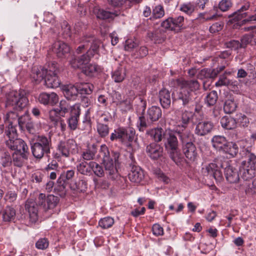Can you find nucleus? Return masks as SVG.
<instances>
[{"label": "nucleus", "instance_id": "1", "mask_svg": "<svg viewBox=\"0 0 256 256\" xmlns=\"http://www.w3.org/2000/svg\"><path fill=\"white\" fill-rule=\"evenodd\" d=\"M220 168L224 169L226 179L230 183H236L238 181L240 177L237 170L230 165L228 161L222 162L218 159L209 164V178L214 179L216 182H220L222 176Z\"/></svg>", "mask_w": 256, "mask_h": 256}, {"label": "nucleus", "instance_id": "2", "mask_svg": "<svg viewBox=\"0 0 256 256\" xmlns=\"http://www.w3.org/2000/svg\"><path fill=\"white\" fill-rule=\"evenodd\" d=\"M52 147V139L50 136L38 135L36 142L31 145V150L34 156L41 159L44 154H50Z\"/></svg>", "mask_w": 256, "mask_h": 256}, {"label": "nucleus", "instance_id": "3", "mask_svg": "<svg viewBox=\"0 0 256 256\" xmlns=\"http://www.w3.org/2000/svg\"><path fill=\"white\" fill-rule=\"evenodd\" d=\"M178 136L182 144L183 152L186 158L190 161H194L197 158L196 148L192 143L193 134L188 130L184 132H178Z\"/></svg>", "mask_w": 256, "mask_h": 256}, {"label": "nucleus", "instance_id": "4", "mask_svg": "<svg viewBox=\"0 0 256 256\" xmlns=\"http://www.w3.org/2000/svg\"><path fill=\"white\" fill-rule=\"evenodd\" d=\"M28 103V98L26 96L24 91H12L7 97L6 106L12 107L16 111H21L24 109Z\"/></svg>", "mask_w": 256, "mask_h": 256}, {"label": "nucleus", "instance_id": "5", "mask_svg": "<svg viewBox=\"0 0 256 256\" xmlns=\"http://www.w3.org/2000/svg\"><path fill=\"white\" fill-rule=\"evenodd\" d=\"M58 150L65 157L76 154L78 150L77 144L73 139L60 142L58 145Z\"/></svg>", "mask_w": 256, "mask_h": 256}, {"label": "nucleus", "instance_id": "6", "mask_svg": "<svg viewBox=\"0 0 256 256\" xmlns=\"http://www.w3.org/2000/svg\"><path fill=\"white\" fill-rule=\"evenodd\" d=\"M129 158L130 160L129 164L131 167V170L128 174V178L132 182L138 184L144 178V172L139 166L135 165L136 162L132 154H130Z\"/></svg>", "mask_w": 256, "mask_h": 256}, {"label": "nucleus", "instance_id": "7", "mask_svg": "<svg viewBox=\"0 0 256 256\" xmlns=\"http://www.w3.org/2000/svg\"><path fill=\"white\" fill-rule=\"evenodd\" d=\"M184 18L182 16L173 18H168L161 24V26L168 30L179 32L183 26Z\"/></svg>", "mask_w": 256, "mask_h": 256}, {"label": "nucleus", "instance_id": "8", "mask_svg": "<svg viewBox=\"0 0 256 256\" xmlns=\"http://www.w3.org/2000/svg\"><path fill=\"white\" fill-rule=\"evenodd\" d=\"M165 138L166 139V148L168 149H170L172 152L170 153V156L174 162L177 161V156L178 152L177 151L178 146V141L176 136L172 132L166 134V136H164Z\"/></svg>", "mask_w": 256, "mask_h": 256}, {"label": "nucleus", "instance_id": "9", "mask_svg": "<svg viewBox=\"0 0 256 256\" xmlns=\"http://www.w3.org/2000/svg\"><path fill=\"white\" fill-rule=\"evenodd\" d=\"M6 146L11 150H14V153L28 154V146L26 143L20 138L15 140H8L6 141Z\"/></svg>", "mask_w": 256, "mask_h": 256}, {"label": "nucleus", "instance_id": "10", "mask_svg": "<svg viewBox=\"0 0 256 256\" xmlns=\"http://www.w3.org/2000/svg\"><path fill=\"white\" fill-rule=\"evenodd\" d=\"M80 113L79 104H75L71 108L70 116L68 119L69 128L72 130L76 129Z\"/></svg>", "mask_w": 256, "mask_h": 256}, {"label": "nucleus", "instance_id": "11", "mask_svg": "<svg viewBox=\"0 0 256 256\" xmlns=\"http://www.w3.org/2000/svg\"><path fill=\"white\" fill-rule=\"evenodd\" d=\"M47 74L48 70L46 69L41 66H34L32 68L30 78L36 84H39L44 79H46Z\"/></svg>", "mask_w": 256, "mask_h": 256}, {"label": "nucleus", "instance_id": "12", "mask_svg": "<svg viewBox=\"0 0 256 256\" xmlns=\"http://www.w3.org/2000/svg\"><path fill=\"white\" fill-rule=\"evenodd\" d=\"M146 152L153 160H157L162 156L163 148L156 142H152L146 146Z\"/></svg>", "mask_w": 256, "mask_h": 256}, {"label": "nucleus", "instance_id": "13", "mask_svg": "<svg viewBox=\"0 0 256 256\" xmlns=\"http://www.w3.org/2000/svg\"><path fill=\"white\" fill-rule=\"evenodd\" d=\"M38 101L44 105L54 106L58 102V96L54 92L41 93L38 96Z\"/></svg>", "mask_w": 256, "mask_h": 256}, {"label": "nucleus", "instance_id": "14", "mask_svg": "<svg viewBox=\"0 0 256 256\" xmlns=\"http://www.w3.org/2000/svg\"><path fill=\"white\" fill-rule=\"evenodd\" d=\"M26 209L29 213L30 218L32 222H36L38 220V204L32 200H28L25 205Z\"/></svg>", "mask_w": 256, "mask_h": 256}, {"label": "nucleus", "instance_id": "15", "mask_svg": "<svg viewBox=\"0 0 256 256\" xmlns=\"http://www.w3.org/2000/svg\"><path fill=\"white\" fill-rule=\"evenodd\" d=\"M77 84H68L62 86V90L64 96L68 100H75L78 92Z\"/></svg>", "mask_w": 256, "mask_h": 256}, {"label": "nucleus", "instance_id": "16", "mask_svg": "<svg viewBox=\"0 0 256 256\" xmlns=\"http://www.w3.org/2000/svg\"><path fill=\"white\" fill-rule=\"evenodd\" d=\"M54 50L60 58H65L70 52L69 46L62 42H58L54 44Z\"/></svg>", "mask_w": 256, "mask_h": 256}, {"label": "nucleus", "instance_id": "17", "mask_svg": "<svg viewBox=\"0 0 256 256\" xmlns=\"http://www.w3.org/2000/svg\"><path fill=\"white\" fill-rule=\"evenodd\" d=\"M176 82L180 88L188 90L189 89L190 91L196 90L199 88V84L196 80H186L184 79H178L176 80Z\"/></svg>", "mask_w": 256, "mask_h": 256}, {"label": "nucleus", "instance_id": "18", "mask_svg": "<svg viewBox=\"0 0 256 256\" xmlns=\"http://www.w3.org/2000/svg\"><path fill=\"white\" fill-rule=\"evenodd\" d=\"M192 114L188 111H185L181 114L180 118L177 120L180 124H178L176 130V132L178 134V132L180 130V132H184V129H185L186 125L189 122Z\"/></svg>", "mask_w": 256, "mask_h": 256}, {"label": "nucleus", "instance_id": "19", "mask_svg": "<svg viewBox=\"0 0 256 256\" xmlns=\"http://www.w3.org/2000/svg\"><path fill=\"white\" fill-rule=\"evenodd\" d=\"M250 168L256 169V156L252 154L248 153L246 159L241 162L239 170L250 169Z\"/></svg>", "mask_w": 256, "mask_h": 256}, {"label": "nucleus", "instance_id": "20", "mask_svg": "<svg viewBox=\"0 0 256 256\" xmlns=\"http://www.w3.org/2000/svg\"><path fill=\"white\" fill-rule=\"evenodd\" d=\"M146 134L156 142H160L164 136H166V133L164 134L163 129L161 128H156L148 130Z\"/></svg>", "mask_w": 256, "mask_h": 256}, {"label": "nucleus", "instance_id": "21", "mask_svg": "<svg viewBox=\"0 0 256 256\" xmlns=\"http://www.w3.org/2000/svg\"><path fill=\"white\" fill-rule=\"evenodd\" d=\"M90 59L88 54H84L80 56H74L70 62L71 66L74 68H80L84 64L88 63Z\"/></svg>", "mask_w": 256, "mask_h": 256}, {"label": "nucleus", "instance_id": "22", "mask_svg": "<svg viewBox=\"0 0 256 256\" xmlns=\"http://www.w3.org/2000/svg\"><path fill=\"white\" fill-rule=\"evenodd\" d=\"M159 100L163 108H168L171 103V99L170 92L164 88L159 92Z\"/></svg>", "mask_w": 256, "mask_h": 256}, {"label": "nucleus", "instance_id": "23", "mask_svg": "<svg viewBox=\"0 0 256 256\" xmlns=\"http://www.w3.org/2000/svg\"><path fill=\"white\" fill-rule=\"evenodd\" d=\"M94 12L97 18L102 20L113 18L120 14L118 12H111L98 8H95Z\"/></svg>", "mask_w": 256, "mask_h": 256}, {"label": "nucleus", "instance_id": "24", "mask_svg": "<svg viewBox=\"0 0 256 256\" xmlns=\"http://www.w3.org/2000/svg\"><path fill=\"white\" fill-rule=\"evenodd\" d=\"M86 42L87 43L88 46H89V43L91 44L90 47L86 53V54H88L90 58L98 52L99 48L100 42L97 40H94L93 37L88 36L86 37Z\"/></svg>", "mask_w": 256, "mask_h": 256}, {"label": "nucleus", "instance_id": "25", "mask_svg": "<svg viewBox=\"0 0 256 256\" xmlns=\"http://www.w3.org/2000/svg\"><path fill=\"white\" fill-rule=\"evenodd\" d=\"M216 86H230L232 88L236 89L238 88V82L229 80L225 74H223L220 76L218 82L216 83Z\"/></svg>", "mask_w": 256, "mask_h": 256}, {"label": "nucleus", "instance_id": "26", "mask_svg": "<svg viewBox=\"0 0 256 256\" xmlns=\"http://www.w3.org/2000/svg\"><path fill=\"white\" fill-rule=\"evenodd\" d=\"M148 36L155 43H162L166 38L164 32L162 30H156L154 32H148Z\"/></svg>", "mask_w": 256, "mask_h": 256}, {"label": "nucleus", "instance_id": "27", "mask_svg": "<svg viewBox=\"0 0 256 256\" xmlns=\"http://www.w3.org/2000/svg\"><path fill=\"white\" fill-rule=\"evenodd\" d=\"M98 148L96 145L90 146L82 154V157L84 161L91 160L94 159L97 152Z\"/></svg>", "mask_w": 256, "mask_h": 256}, {"label": "nucleus", "instance_id": "28", "mask_svg": "<svg viewBox=\"0 0 256 256\" xmlns=\"http://www.w3.org/2000/svg\"><path fill=\"white\" fill-rule=\"evenodd\" d=\"M148 118L152 122L157 121L162 116V110L160 108L152 106L147 111Z\"/></svg>", "mask_w": 256, "mask_h": 256}, {"label": "nucleus", "instance_id": "29", "mask_svg": "<svg viewBox=\"0 0 256 256\" xmlns=\"http://www.w3.org/2000/svg\"><path fill=\"white\" fill-rule=\"evenodd\" d=\"M92 162H87L86 161H80L76 168L78 172L81 174L86 176L92 174Z\"/></svg>", "mask_w": 256, "mask_h": 256}, {"label": "nucleus", "instance_id": "30", "mask_svg": "<svg viewBox=\"0 0 256 256\" xmlns=\"http://www.w3.org/2000/svg\"><path fill=\"white\" fill-rule=\"evenodd\" d=\"M28 154L23 153H13L12 162L15 166L21 167L23 166L26 160H28Z\"/></svg>", "mask_w": 256, "mask_h": 256}, {"label": "nucleus", "instance_id": "31", "mask_svg": "<svg viewBox=\"0 0 256 256\" xmlns=\"http://www.w3.org/2000/svg\"><path fill=\"white\" fill-rule=\"evenodd\" d=\"M44 83L45 85L48 88H58L60 84L57 75H53L50 73L47 74Z\"/></svg>", "mask_w": 256, "mask_h": 256}, {"label": "nucleus", "instance_id": "32", "mask_svg": "<svg viewBox=\"0 0 256 256\" xmlns=\"http://www.w3.org/2000/svg\"><path fill=\"white\" fill-rule=\"evenodd\" d=\"M240 44L242 48H246L248 44L256 45V38L254 34L250 33L244 35L240 38Z\"/></svg>", "mask_w": 256, "mask_h": 256}, {"label": "nucleus", "instance_id": "33", "mask_svg": "<svg viewBox=\"0 0 256 256\" xmlns=\"http://www.w3.org/2000/svg\"><path fill=\"white\" fill-rule=\"evenodd\" d=\"M105 168L106 173L108 174L110 178H114L117 174V170L114 164L112 158L109 160L103 162Z\"/></svg>", "mask_w": 256, "mask_h": 256}, {"label": "nucleus", "instance_id": "34", "mask_svg": "<svg viewBox=\"0 0 256 256\" xmlns=\"http://www.w3.org/2000/svg\"><path fill=\"white\" fill-rule=\"evenodd\" d=\"M222 150L226 154H230L232 157H234L239 151L236 144L233 142H226Z\"/></svg>", "mask_w": 256, "mask_h": 256}, {"label": "nucleus", "instance_id": "35", "mask_svg": "<svg viewBox=\"0 0 256 256\" xmlns=\"http://www.w3.org/2000/svg\"><path fill=\"white\" fill-rule=\"evenodd\" d=\"M82 72L88 76H94L100 72V68L96 64H88L83 68Z\"/></svg>", "mask_w": 256, "mask_h": 256}, {"label": "nucleus", "instance_id": "36", "mask_svg": "<svg viewBox=\"0 0 256 256\" xmlns=\"http://www.w3.org/2000/svg\"><path fill=\"white\" fill-rule=\"evenodd\" d=\"M80 92L82 94H90L92 93L94 86L88 82H80L76 84Z\"/></svg>", "mask_w": 256, "mask_h": 256}, {"label": "nucleus", "instance_id": "37", "mask_svg": "<svg viewBox=\"0 0 256 256\" xmlns=\"http://www.w3.org/2000/svg\"><path fill=\"white\" fill-rule=\"evenodd\" d=\"M180 90L178 93V98L182 102L183 106L187 105L192 100L190 92L188 90L180 88Z\"/></svg>", "mask_w": 256, "mask_h": 256}, {"label": "nucleus", "instance_id": "38", "mask_svg": "<svg viewBox=\"0 0 256 256\" xmlns=\"http://www.w3.org/2000/svg\"><path fill=\"white\" fill-rule=\"evenodd\" d=\"M222 126L227 130H232L236 128V122L235 119L226 116H224L220 120Z\"/></svg>", "mask_w": 256, "mask_h": 256}, {"label": "nucleus", "instance_id": "39", "mask_svg": "<svg viewBox=\"0 0 256 256\" xmlns=\"http://www.w3.org/2000/svg\"><path fill=\"white\" fill-rule=\"evenodd\" d=\"M122 130L124 132H123V142H124L126 141L131 142H132L136 136V131L132 127H127L124 128L122 127Z\"/></svg>", "mask_w": 256, "mask_h": 256}, {"label": "nucleus", "instance_id": "40", "mask_svg": "<svg viewBox=\"0 0 256 256\" xmlns=\"http://www.w3.org/2000/svg\"><path fill=\"white\" fill-rule=\"evenodd\" d=\"M226 142V138L220 136H214L212 140V146L218 150H222Z\"/></svg>", "mask_w": 256, "mask_h": 256}, {"label": "nucleus", "instance_id": "41", "mask_svg": "<svg viewBox=\"0 0 256 256\" xmlns=\"http://www.w3.org/2000/svg\"><path fill=\"white\" fill-rule=\"evenodd\" d=\"M71 106L70 103L66 100H60L58 107L56 109L58 110V114L62 116H64L66 114L68 113L69 110L71 111Z\"/></svg>", "mask_w": 256, "mask_h": 256}, {"label": "nucleus", "instance_id": "42", "mask_svg": "<svg viewBox=\"0 0 256 256\" xmlns=\"http://www.w3.org/2000/svg\"><path fill=\"white\" fill-rule=\"evenodd\" d=\"M126 73L124 70L121 68H118L112 72V78L116 82H120L125 78Z\"/></svg>", "mask_w": 256, "mask_h": 256}, {"label": "nucleus", "instance_id": "43", "mask_svg": "<svg viewBox=\"0 0 256 256\" xmlns=\"http://www.w3.org/2000/svg\"><path fill=\"white\" fill-rule=\"evenodd\" d=\"M247 16L248 13L246 12H240L238 13L234 12L228 16L229 20H228V23L232 24L234 22H238L243 18L246 17Z\"/></svg>", "mask_w": 256, "mask_h": 256}, {"label": "nucleus", "instance_id": "44", "mask_svg": "<svg viewBox=\"0 0 256 256\" xmlns=\"http://www.w3.org/2000/svg\"><path fill=\"white\" fill-rule=\"evenodd\" d=\"M58 198L54 195H48L46 199V210H52L54 208L58 202Z\"/></svg>", "mask_w": 256, "mask_h": 256}, {"label": "nucleus", "instance_id": "45", "mask_svg": "<svg viewBox=\"0 0 256 256\" xmlns=\"http://www.w3.org/2000/svg\"><path fill=\"white\" fill-rule=\"evenodd\" d=\"M242 178L245 180H251L256 175V169L251 168L243 170H239Z\"/></svg>", "mask_w": 256, "mask_h": 256}, {"label": "nucleus", "instance_id": "46", "mask_svg": "<svg viewBox=\"0 0 256 256\" xmlns=\"http://www.w3.org/2000/svg\"><path fill=\"white\" fill-rule=\"evenodd\" d=\"M164 15V10L163 7L160 5L156 6L152 10L151 20L160 18Z\"/></svg>", "mask_w": 256, "mask_h": 256}, {"label": "nucleus", "instance_id": "47", "mask_svg": "<svg viewBox=\"0 0 256 256\" xmlns=\"http://www.w3.org/2000/svg\"><path fill=\"white\" fill-rule=\"evenodd\" d=\"M237 106L233 100H228L224 106V110L226 114H231L236 110Z\"/></svg>", "mask_w": 256, "mask_h": 256}, {"label": "nucleus", "instance_id": "48", "mask_svg": "<svg viewBox=\"0 0 256 256\" xmlns=\"http://www.w3.org/2000/svg\"><path fill=\"white\" fill-rule=\"evenodd\" d=\"M114 224V220L110 216L105 217L100 220L98 225L102 228L106 229L111 227Z\"/></svg>", "mask_w": 256, "mask_h": 256}, {"label": "nucleus", "instance_id": "49", "mask_svg": "<svg viewBox=\"0 0 256 256\" xmlns=\"http://www.w3.org/2000/svg\"><path fill=\"white\" fill-rule=\"evenodd\" d=\"M122 130V127L118 128L115 129L113 132H112L110 136V139L112 141L120 140L121 142H123V132Z\"/></svg>", "mask_w": 256, "mask_h": 256}, {"label": "nucleus", "instance_id": "50", "mask_svg": "<svg viewBox=\"0 0 256 256\" xmlns=\"http://www.w3.org/2000/svg\"><path fill=\"white\" fill-rule=\"evenodd\" d=\"M96 129L98 134L102 138L107 136L109 133V128L108 126L102 122L98 123Z\"/></svg>", "mask_w": 256, "mask_h": 256}, {"label": "nucleus", "instance_id": "51", "mask_svg": "<svg viewBox=\"0 0 256 256\" xmlns=\"http://www.w3.org/2000/svg\"><path fill=\"white\" fill-rule=\"evenodd\" d=\"M180 11L190 15L195 10V6L192 2L184 3L180 5Z\"/></svg>", "mask_w": 256, "mask_h": 256}, {"label": "nucleus", "instance_id": "52", "mask_svg": "<svg viewBox=\"0 0 256 256\" xmlns=\"http://www.w3.org/2000/svg\"><path fill=\"white\" fill-rule=\"evenodd\" d=\"M206 122H200L196 126V132L198 135L204 136L208 132V127Z\"/></svg>", "mask_w": 256, "mask_h": 256}, {"label": "nucleus", "instance_id": "53", "mask_svg": "<svg viewBox=\"0 0 256 256\" xmlns=\"http://www.w3.org/2000/svg\"><path fill=\"white\" fill-rule=\"evenodd\" d=\"M92 172L98 177L101 178L104 176V170H103L102 167L94 162H92Z\"/></svg>", "mask_w": 256, "mask_h": 256}, {"label": "nucleus", "instance_id": "54", "mask_svg": "<svg viewBox=\"0 0 256 256\" xmlns=\"http://www.w3.org/2000/svg\"><path fill=\"white\" fill-rule=\"evenodd\" d=\"M5 133L8 140H15L17 138L16 130L15 127L12 126V122H10L9 126L6 130Z\"/></svg>", "mask_w": 256, "mask_h": 256}, {"label": "nucleus", "instance_id": "55", "mask_svg": "<svg viewBox=\"0 0 256 256\" xmlns=\"http://www.w3.org/2000/svg\"><path fill=\"white\" fill-rule=\"evenodd\" d=\"M220 117V110L218 108L214 107L213 108L212 114L211 115V120L209 122L210 125L214 126L218 123Z\"/></svg>", "mask_w": 256, "mask_h": 256}, {"label": "nucleus", "instance_id": "56", "mask_svg": "<svg viewBox=\"0 0 256 256\" xmlns=\"http://www.w3.org/2000/svg\"><path fill=\"white\" fill-rule=\"evenodd\" d=\"M149 125L150 123L146 122L144 116L142 115L139 116L136 126L140 132H144Z\"/></svg>", "mask_w": 256, "mask_h": 256}, {"label": "nucleus", "instance_id": "57", "mask_svg": "<svg viewBox=\"0 0 256 256\" xmlns=\"http://www.w3.org/2000/svg\"><path fill=\"white\" fill-rule=\"evenodd\" d=\"M16 214L14 210L10 207H6L3 214V218L5 221H10L14 218Z\"/></svg>", "mask_w": 256, "mask_h": 256}, {"label": "nucleus", "instance_id": "58", "mask_svg": "<svg viewBox=\"0 0 256 256\" xmlns=\"http://www.w3.org/2000/svg\"><path fill=\"white\" fill-rule=\"evenodd\" d=\"M100 156L102 157V162L112 159L110 158L108 148L105 145H102L100 150Z\"/></svg>", "mask_w": 256, "mask_h": 256}, {"label": "nucleus", "instance_id": "59", "mask_svg": "<svg viewBox=\"0 0 256 256\" xmlns=\"http://www.w3.org/2000/svg\"><path fill=\"white\" fill-rule=\"evenodd\" d=\"M224 46L226 48H230L231 50H238L241 48L240 42L237 40H230L224 43Z\"/></svg>", "mask_w": 256, "mask_h": 256}, {"label": "nucleus", "instance_id": "60", "mask_svg": "<svg viewBox=\"0 0 256 256\" xmlns=\"http://www.w3.org/2000/svg\"><path fill=\"white\" fill-rule=\"evenodd\" d=\"M232 6L231 0H222L218 4V8L222 12H226L230 10Z\"/></svg>", "mask_w": 256, "mask_h": 256}, {"label": "nucleus", "instance_id": "61", "mask_svg": "<svg viewBox=\"0 0 256 256\" xmlns=\"http://www.w3.org/2000/svg\"><path fill=\"white\" fill-rule=\"evenodd\" d=\"M60 116H62L58 114V111L56 108L50 111V119L52 122H54V124L60 122V120L61 119Z\"/></svg>", "mask_w": 256, "mask_h": 256}, {"label": "nucleus", "instance_id": "62", "mask_svg": "<svg viewBox=\"0 0 256 256\" xmlns=\"http://www.w3.org/2000/svg\"><path fill=\"white\" fill-rule=\"evenodd\" d=\"M11 158L9 154L4 153L1 156L0 163L4 168L10 166L12 164Z\"/></svg>", "mask_w": 256, "mask_h": 256}, {"label": "nucleus", "instance_id": "63", "mask_svg": "<svg viewBox=\"0 0 256 256\" xmlns=\"http://www.w3.org/2000/svg\"><path fill=\"white\" fill-rule=\"evenodd\" d=\"M48 241L45 238L39 239L36 244V248L40 250H45L48 248Z\"/></svg>", "mask_w": 256, "mask_h": 256}, {"label": "nucleus", "instance_id": "64", "mask_svg": "<svg viewBox=\"0 0 256 256\" xmlns=\"http://www.w3.org/2000/svg\"><path fill=\"white\" fill-rule=\"evenodd\" d=\"M138 46V43L136 42L132 39H128L125 42L124 50L130 52Z\"/></svg>", "mask_w": 256, "mask_h": 256}]
</instances>
